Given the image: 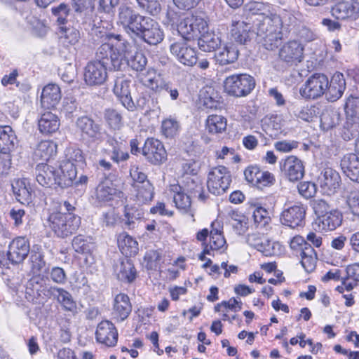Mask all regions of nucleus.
Instances as JSON below:
<instances>
[{
    "label": "nucleus",
    "mask_w": 359,
    "mask_h": 359,
    "mask_svg": "<svg viewBox=\"0 0 359 359\" xmlns=\"http://www.w3.org/2000/svg\"><path fill=\"white\" fill-rule=\"evenodd\" d=\"M257 40L268 50H274L281 44L283 33L278 16H265L256 24Z\"/></svg>",
    "instance_id": "obj_1"
},
{
    "label": "nucleus",
    "mask_w": 359,
    "mask_h": 359,
    "mask_svg": "<svg viewBox=\"0 0 359 359\" xmlns=\"http://www.w3.org/2000/svg\"><path fill=\"white\" fill-rule=\"evenodd\" d=\"M104 41L97 49L96 61L104 62L114 70H119L123 64V55L120 51L122 46L126 49V42L120 34H108Z\"/></svg>",
    "instance_id": "obj_2"
},
{
    "label": "nucleus",
    "mask_w": 359,
    "mask_h": 359,
    "mask_svg": "<svg viewBox=\"0 0 359 359\" xmlns=\"http://www.w3.org/2000/svg\"><path fill=\"white\" fill-rule=\"evenodd\" d=\"M81 218L70 212H54L48 217V226L59 238L71 236L79 229Z\"/></svg>",
    "instance_id": "obj_3"
},
{
    "label": "nucleus",
    "mask_w": 359,
    "mask_h": 359,
    "mask_svg": "<svg viewBox=\"0 0 359 359\" xmlns=\"http://www.w3.org/2000/svg\"><path fill=\"white\" fill-rule=\"evenodd\" d=\"M76 132L86 144H99L104 140V130L102 125L89 116H81L75 122Z\"/></svg>",
    "instance_id": "obj_4"
},
{
    "label": "nucleus",
    "mask_w": 359,
    "mask_h": 359,
    "mask_svg": "<svg viewBox=\"0 0 359 359\" xmlns=\"http://www.w3.org/2000/svg\"><path fill=\"white\" fill-rule=\"evenodd\" d=\"M255 87V79L249 74H233L226 78L224 82L225 91L230 95L240 97L250 94Z\"/></svg>",
    "instance_id": "obj_5"
},
{
    "label": "nucleus",
    "mask_w": 359,
    "mask_h": 359,
    "mask_svg": "<svg viewBox=\"0 0 359 359\" xmlns=\"http://www.w3.org/2000/svg\"><path fill=\"white\" fill-rule=\"evenodd\" d=\"M232 182L231 175L227 168L218 165L212 168L208 172L207 187L208 191L215 196L224 194Z\"/></svg>",
    "instance_id": "obj_6"
},
{
    "label": "nucleus",
    "mask_w": 359,
    "mask_h": 359,
    "mask_svg": "<svg viewBox=\"0 0 359 359\" xmlns=\"http://www.w3.org/2000/svg\"><path fill=\"white\" fill-rule=\"evenodd\" d=\"M207 28V22L202 16L189 14L181 20L177 31L181 35L180 39L189 41L198 38Z\"/></svg>",
    "instance_id": "obj_7"
},
{
    "label": "nucleus",
    "mask_w": 359,
    "mask_h": 359,
    "mask_svg": "<svg viewBox=\"0 0 359 359\" xmlns=\"http://www.w3.org/2000/svg\"><path fill=\"white\" fill-rule=\"evenodd\" d=\"M328 83L325 74H314L299 88V93L305 99H317L325 93Z\"/></svg>",
    "instance_id": "obj_8"
},
{
    "label": "nucleus",
    "mask_w": 359,
    "mask_h": 359,
    "mask_svg": "<svg viewBox=\"0 0 359 359\" xmlns=\"http://www.w3.org/2000/svg\"><path fill=\"white\" fill-rule=\"evenodd\" d=\"M142 154L148 162L156 165L165 163L168 157L163 144L154 137H149L145 140L142 148Z\"/></svg>",
    "instance_id": "obj_9"
},
{
    "label": "nucleus",
    "mask_w": 359,
    "mask_h": 359,
    "mask_svg": "<svg viewBox=\"0 0 359 359\" xmlns=\"http://www.w3.org/2000/svg\"><path fill=\"white\" fill-rule=\"evenodd\" d=\"M112 69L106 65V62L90 61L84 69V81L88 86H100L104 83L107 78V69Z\"/></svg>",
    "instance_id": "obj_10"
},
{
    "label": "nucleus",
    "mask_w": 359,
    "mask_h": 359,
    "mask_svg": "<svg viewBox=\"0 0 359 359\" xmlns=\"http://www.w3.org/2000/svg\"><path fill=\"white\" fill-rule=\"evenodd\" d=\"M183 39L171 43L170 51L171 54L182 64L193 66L197 62L195 49L187 44Z\"/></svg>",
    "instance_id": "obj_11"
},
{
    "label": "nucleus",
    "mask_w": 359,
    "mask_h": 359,
    "mask_svg": "<svg viewBox=\"0 0 359 359\" xmlns=\"http://www.w3.org/2000/svg\"><path fill=\"white\" fill-rule=\"evenodd\" d=\"M306 207L301 203H296L284 209L280 217L281 223L292 229L303 226L305 223Z\"/></svg>",
    "instance_id": "obj_12"
},
{
    "label": "nucleus",
    "mask_w": 359,
    "mask_h": 359,
    "mask_svg": "<svg viewBox=\"0 0 359 359\" xmlns=\"http://www.w3.org/2000/svg\"><path fill=\"white\" fill-rule=\"evenodd\" d=\"M29 252L30 245L28 239L25 236H18L10 243L7 257L13 264H19L23 262Z\"/></svg>",
    "instance_id": "obj_13"
},
{
    "label": "nucleus",
    "mask_w": 359,
    "mask_h": 359,
    "mask_svg": "<svg viewBox=\"0 0 359 359\" xmlns=\"http://www.w3.org/2000/svg\"><path fill=\"white\" fill-rule=\"evenodd\" d=\"M126 141L116 135L109 136L107 144L109 148H104L101 150L102 154L107 155L114 163H119L127 161L130 156L124 150Z\"/></svg>",
    "instance_id": "obj_14"
},
{
    "label": "nucleus",
    "mask_w": 359,
    "mask_h": 359,
    "mask_svg": "<svg viewBox=\"0 0 359 359\" xmlns=\"http://www.w3.org/2000/svg\"><path fill=\"white\" fill-rule=\"evenodd\" d=\"M279 58L287 65L292 66L300 62L304 57V47L297 41H290L279 50Z\"/></svg>",
    "instance_id": "obj_15"
},
{
    "label": "nucleus",
    "mask_w": 359,
    "mask_h": 359,
    "mask_svg": "<svg viewBox=\"0 0 359 359\" xmlns=\"http://www.w3.org/2000/svg\"><path fill=\"white\" fill-rule=\"evenodd\" d=\"M142 15L137 13L131 7L122 4L118 9L117 22L123 26L124 30L131 34L138 27V22L142 20Z\"/></svg>",
    "instance_id": "obj_16"
},
{
    "label": "nucleus",
    "mask_w": 359,
    "mask_h": 359,
    "mask_svg": "<svg viewBox=\"0 0 359 359\" xmlns=\"http://www.w3.org/2000/svg\"><path fill=\"white\" fill-rule=\"evenodd\" d=\"M130 80L125 77H117L113 88L114 93L122 105L130 111H135V102L130 95Z\"/></svg>",
    "instance_id": "obj_17"
},
{
    "label": "nucleus",
    "mask_w": 359,
    "mask_h": 359,
    "mask_svg": "<svg viewBox=\"0 0 359 359\" xmlns=\"http://www.w3.org/2000/svg\"><path fill=\"white\" fill-rule=\"evenodd\" d=\"M280 169L284 175L291 182L301 180L304 175L302 161L294 156H287L280 163Z\"/></svg>",
    "instance_id": "obj_18"
},
{
    "label": "nucleus",
    "mask_w": 359,
    "mask_h": 359,
    "mask_svg": "<svg viewBox=\"0 0 359 359\" xmlns=\"http://www.w3.org/2000/svg\"><path fill=\"white\" fill-rule=\"evenodd\" d=\"M246 241L248 245L261 252L264 255L273 256L276 254V246L278 243H272L271 241L264 235V233H253L248 234Z\"/></svg>",
    "instance_id": "obj_19"
},
{
    "label": "nucleus",
    "mask_w": 359,
    "mask_h": 359,
    "mask_svg": "<svg viewBox=\"0 0 359 359\" xmlns=\"http://www.w3.org/2000/svg\"><path fill=\"white\" fill-rule=\"evenodd\" d=\"M36 180L44 187H59V172L55 168L44 163L39 164L36 168Z\"/></svg>",
    "instance_id": "obj_20"
},
{
    "label": "nucleus",
    "mask_w": 359,
    "mask_h": 359,
    "mask_svg": "<svg viewBox=\"0 0 359 359\" xmlns=\"http://www.w3.org/2000/svg\"><path fill=\"white\" fill-rule=\"evenodd\" d=\"M96 339L107 346H114L118 340V332L114 325L109 320L100 322L95 332Z\"/></svg>",
    "instance_id": "obj_21"
},
{
    "label": "nucleus",
    "mask_w": 359,
    "mask_h": 359,
    "mask_svg": "<svg viewBox=\"0 0 359 359\" xmlns=\"http://www.w3.org/2000/svg\"><path fill=\"white\" fill-rule=\"evenodd\" d=\"M132 311V304L129 297L124 293H119L116 295L111 315L117 322H122L129 316Z\"/></svg>",
    "instance_id": "obj_22"
},
{
    "label": "nucleus",
    "mask_w": 359,
    "mask_h": 359,
    "mask_svg": "<svg viewBox=\"0 0 359 359\" xmlns=\"http://www.w3.org/2000/svg\"><path fill=\"white\" fill-rule=\"evenodd\" d=\"M331 13L332 16L338 20H355L359 14V5L352 0L341 1L332 7Z\"/></svg>",
    "instance_id": "obj_23"
},
{
    "label": "nucleus",
    "mask_w": 359,
    "mask_h": 359,
    "mask_svg": "<svg viewBox=\"0 0 359 359\" xmlns=\"http://www.w3.org/2000/svg\"><path fill=\"white\" fill-rule=\"evenodd\" d=\"M320 187L328 196L334 194L339 189L341 177L338 172L331 168L324 169L323 176L320 178Z\"/></svg>",
    "instance_id": "obj_24"
},
{
    "label": "nucleus",
    "mask_w": 359,
    "mask_h": 359,
    "mask_svg": "<svg viewBox=\"0 0 359 359\" xmlns=\"http://www.w3.org/2000/svg\"><path fill=\"white\" fill-rule=\"evenodd\" d=\"M47 292L46 295L55 298L64 310L69 311L73 314L76 313V303L68 291L61 287H50L47 289Z\"/></svg>",
    "instance_id": "obj_25"
},
{
    "label": "nucleus",
    "mask_w": 359,
    "mask_h": 359,
    "mask_svg": "<svg viewBox=\"0 0 359 359\" xmlns=\"http://www.w3.org/2000/svg\"><path fill=\"white\" fill-rule=\"evenodd\" d=\"M346 89V81L344 75L340 72H336L332 76L325 91L327 100L335 102L343 95Z\"/></svg>",
    "instance_id": "obj_26"
},
{
    "label": "nucleus",
    "mask_w": 359,
    "mask_h": 359,
    "mask_svg": "<svg viewBox=\"0 0 359 359\" xmlns=\"http://www.w3.org/2000/svg\"><path fill=\"white\" fill-rule=\"evenodd\" d=\"M76 166V164L74 162H70L65 159L61 161L59 168L57 170V171L59 172L60 180L59 187H66L72 184L77 175Z\"/></svg>",
    "instance_id": "obj_27"
},
{
    "label": "nucleus",
    "mask_w": 359,
    "mask_h": 359,
    "mask_svg": "<svg viewBox=\"0 0 359 359\" xmlns=\"http://www.w3.org/2000/svg\"><path fill=\"white\" fill-rule=\"evenodd\" d=\"M61 99L60 88L55 84H48L42 90L41 104L44 109H53L59 103Z\"/></svg>",
    "instance_id": "obj_28"
},
{
    "label": "nucleus",
    "mask_w": 359,
    "mask_h": 359,
    "mask_svg": "<svg viewBox=\"0 0 359 359\" xmlns=\"http://www.w3.org/2000/svg\"><path fill=\"white\" fill-rule=\"evenodd\" d=\"M344 174L353 182H359V158L354 154L344 156L340 164Z\"/></svg>",
    "instance_id": "obj_29"
},
{
    "label": "nucleus",
    "mask_w": 359,
    "mask_h": 359,
    "mask_svg": "<svg viewBox=\"0 0 359 359\" xmlns=\"http://www.w3.org/2000/svg\"><path fill=\"white\" fill-rule=\"evenodd\" d=\"M250 23L244 21H232L231 36L233 39L241 44H245L250 41L253 35Z\"/></svg>",
    "instance_id": "obj_30"
},
{
    "label": "nucleus",
    "mask_w": 359,
    "mask_h": 359,
    "mask_svg": "<svg viewBox=\"0 0 359 359\" xmlns=\"http://www.w3.org/2000/svg\"><path fill=\"white\" fill-rule=\"evenodd\" d=\"M135 191V201L139 205L147 204L152 201L154 195V188L150 182L144 184H133Z\"/></svg>",
    "instance_id": "obj_31"
},
{
    "label": "nucleus",
    "mask_w": 359,
    "mask_h": 359,
    "mask_svg": "<svg viewBox=\"0 0 359 359\" xmlns=\"http://www.w3.org/2000/svg\"><path fill=\"white\" fill-rule=\"evenodd\" d=\"M116 194V189L109 181L100 183L96 188L95 195L93 198L95 199L94 203L96 205H101L102 203L111 201Z\"/></svg>",
    "instance_id": "obj_32"
},
{
    "label": "nucleus",
    "mask_w": 359,
    "mask_h": 359,
    "mask_svg": "<svg viewBox=\"0 0 359 359\" xmlns=\"http://www.w3.org/2000/svg\"><path fill=\"white\" fill-rule=\"evenodd\" d=\"M238 50L233 44L225 45L218 48L215 54V59L219 65H226L235 62L238 60Z\"/></svg>",
    "instance_id": "obj_33"
},
{
    "label": "nucleus",
    "mask_w": 359,
    "mask_h": 359,
    "mask_svg": "<svg viewBox=\"0 0 359 359\" xmlns=\"http://www.w3.org/2000/svg\"><path fill=\"white\" fill-rule=\"evenodd\" d=\"M170 190L174 193L173 201L176 208L182 213L191 212V196L183 191H181L180 184L172 185Z\"/></svg>",
    "instance_id": "obj_34"
},
{
    "label": "nucleus",
    "mask_w": 359,
    "mask_h": 359,
    "mask_svg": "<svg viewBox=\"0 0 359 359\" xmlns=\"http://www.w3.org/2000/svg\"><path fill=\"white\" fill-rule=\"evenodd\" d=\"M16 135L9 126H0V152L9 154L16 143Z\"/></svg>",
    "instance_id": "obj_35"
},
{
    "label": "nucleus",
    "mask_w": 359,
    "mask_h": 359,
    "mask_svg": "<svg viewBox=\"0 0 359 359\" xmlns=\"http://www.w3.org/2000/svg\"><path fill=\"white\" fill-rule=\"evenodd\" d=\"M115 273L119 280L126 283H132L137 275L133 264L128 259H125L116 266Z\"/></svg>",
    "instance_id": "obj_36"
},
{
    "label": "nucleus",
    "mask_w": 359,
    "mask_h": 359,
    "mask_svg": "<svg viewBox=\"0 0 359 359\" xmlns=\"http://www.w3.org/2000/svg\"><path fill=\"white\" fill-rule=\"evenodd\" d=\"M38 126L41 133L46 135L53 133L59 129L60 120L55 114L47 111L41 115Z\"/></svg>",
    "instance_id": "obj_37"
},
{
    "label": "nucleus",
    "mask_w": 359,
    "mask_h": 359,
    "mask_svg": "<svg viewBox=\"0 0 359 359\" xmlns=\"http://www.w3.org/2000/svg\"><path fill=\"white\" fill-rule=\"evenodd\" d=\"M12 189L16 199L22 204L32 201V189L25 180H17L12 184Z\"/></svg>",
    "instance_id": "obj_38"
},
{
    "label": "nucleus",
    "mask_w": 359,
    "mask_h": 359,
    "mask_svg": "<svg viewBox=\"0 0 359 359\" xmlns=\"http://www.w3.org/2000/svg\"><path fill=\"white\" fill-rule=\"evenodd\" d=\"M318 220L319 226H321L323 230L332 231L341 225L342 215L337 210H332L319 216Z\"/></svg>",
    "instance_id": "obj_39"
},
{
    "label": "nucleus",
    "mask_w": 359,
    "mask_h": 359,
    "mask_svg": "<svg viewBox=\"0 0 359 359\" xmlns=\"http://www.w3.org/2000/svg\"><path fill=\"white\" fill-rule=\"evenodd\" d=\"M57 147V144L53 141H41L37 144L34 150V157L36 159L47 161L56 154Z\"/></svg>",
    "instance_id": "obj_40"
},
{
    "label": "nucleus",
    "mask_w": 359,
    "mask_h": 359,
    "mask_svg": "<svg viewBox=\"0 0 359 359\" xmlns=\"http://www.w3.org/2000/svg\"><path fill=\"white\" fill-rule=\"evenodd\" d=\"M140 82L148 88L156 93L159 88L163 79L157 74L155 69L149 68L139 74Z\"/></svg>",
    "instance_id": "obj_41"
},
{
    "label": "nucleus",
    "mask_w": 359,
    "mask_h": 359,
    "mask_svg": "<svg viewBox=\"0 0 359 359\" xmlns=\"http://www.w3.org/2000/svg\"><path fill=\"white\" fill-rule=\"evenodd\" d=\"M301 264L308 273L313 271L318 260L317 253L311 245H306L299 253Z\"/></svg>",
    "instance_id": "obj_42"
},
{
    "label": "nucleus",
    "mask_w": 359,
    "mask_h": 359,
    "mask_svg": "<svg viewBox=\"0 0 359 359\" xmlns=\"http://www.w3.org/2000/svg\"><path fill=\"white\" fill-rule=\"evenodd\" d=\"M144 214L142 208L127 205L124 208L123 222L128 229H134L136 222L144 217Z\"/></svg>",
    "instance_id": "obj_43"
},
{
    "label": "nucleus",
    "mask_w": 359,
    "mask_h": 359,
    "mask_svg": "<svg viewBox=\"0 0 359 359\" xmlns=\"http://www.w3.org/2000/svg\"><path fill=\"white\" fill-rule=\"evenodd\" d=\"M198 38V47L204 52L215 50L221 43V40L217 36L208 32V28L206 29V32L201 33Z\"/></svg>",
    "instance_id": "obj_44"
},
{
    "label": "nucleus",
    "mask_w": 359,
    "mask_h": 359,
    "mask_svg": "<svg viewBox=\"0 0 359 359\" xmlns=\"http://www.w3.org/2000/svg\"><path fill=\"white\" fill-rule=\"evenodd\" d=\"M118 244L121 252L126 257H133L138 252V243L130 236L123 233L118 238Z\"/></svg>",
    "instance_id": "obj_45"
},
{
    "label": "nucleus",
    "mask_w": 359,
    "mask_h": 359,
    "mask_svg": "<svg viewBox=\"0 0 359 359\" xmlns=\"http://www.w3.org/2000/svg\"><path fill=\"white\" fill-rule=\"evenodd\" d=\"M340 114L338 111L334 108L327 107L320 115V126L325 130L333 128L339 124Z\"/></svg>",
    "instance_id": "obj_46"
},
{
    "label": "nucleus",
    "mask_w": 359,
    "mask_h": 359,
    "mask_svg": "<svg viewBox=\"0 0 359 359\" xmlns=\"http://www.w3.org/2000/svg\"><path fill=\"white\" fill-rule=\"evenodd\" d=\"M227 121L221 115H210L206 120V128L210 133H222L226 129Z\"/></svg>",
    "instance_id": "obj_47"
},
{
    "label": "nucleus",
    "mask_w": 359,
    "mask_h": 359,
    "mask_svg": "<svg viewBox=\"0 0 359 359\" xmlns=\"http://www.w3.org/2000/svg\"><path fill=\"white\" fill-rule=\"evenodd\" d=\"M180 187H181V191H183L189 195L199 193V198L201 200L205 199L203 194L201 193L203 188L201 184L197 180L196 177L193 176L184 177L182 184H180Z\"/></svg>",
    "instance_id": "obj_48"
},
{
    "label": "nucleus",
    "mask_w": 359,
    "mask_h": 359,
    "mask_svg": "<svg viewBox=\"0 0 359 359\" xmlns=\"http://www.w3.org/2000/svg\"><path fill=\"white\" fill-rule=\"evenodd\" d=\"M164 38V34L161 29L160 25L154 20V25H150L142 38L146 43L150 45H157L161 43Z\"/></svg>",
    "instance_id": "obj_49"
},
{
    "label": "nucleus",
    "mask_w": 359,
    "mask_h": 359,
    "mask_svg": "<svg viewBox=\"0 0 359 359\" xmlns=\"http://www.w3.org/2000/svg\"><path fill=\"white\" fill-rule=\"evenodd\" d=\"M104 118L110 130H119L123 126L122 115L116 109H105Z\"/></svg>",
    "instance_id": "obj_50"
},
{
    "label": "nucleus",
    "mask_w": 359,
    "mask_h": 359,
    "mask_svg": "<svg viewBox=\"0 0 359 359\" xmlns=\"http://www.w3.org/2000/svg\"><path fill=\"white\" fill-rule=\"evenodd\" d=\"M252 218L255 228L267 230L271 222L269 212L262 207H257L252 212Z\"/></svg>",
    "instance_id": "obj_51"
},
{
    "label": "nucleus",
    "mask_w": 359,
    "mask_h": 359,
    "mask_svg": "<svg viewBox=\"0 0 359 359\" xmlns=\"http://www.w3.org/2000/svg\"><path fill=\"white\" fill-rule=\"evenodd\" d=\"M244 13L248 15H260L262 19L265 16H269V5L259 2V1H250L245 4L243 7Z\"/></svg>",
    "instance_id": "obj_52"
},
{
    "label": "nucleus",
    "mask_w": 359,
    "mask_h": 359,
    "mask_svg": "<svg viewBox=\"0 0 359 359\" xmlns=\"http://www.w3.org/2000/svg\"><path fill=\"white\" fill-rule=\"evenodd\" d=\"M52 14L55 18L57 25L60 29H64L67 23V17L69 15L70 8L67 4L61 3L51 8Z\"/></svg>",
    "instance_id": "obj_53"
},
{
    "label": "nucleus",
    "mask_w": 359,
    "mask_h": 359,
    "mask_svg": "<svg viewBox=\"0 0 359 359\" xmlns=\"http://www.w3.org/2000/svg\"><path fill=\"white\" fill-rule=\"evenodd\" d=\"M72 244L74 250L81 254H90L93 248L90 238H85L82 235L75 236Z\"/></svg>",
    "instance_id": "obj_54"
},
{
    "label": "nucleus",
    "mask_w": 359,
    "mask_h": 359,
    "mask_svg": "<svg viewBox=\"0 0 359 359\" xmlns=\"http://www.w3.org/2000/svg\"><path fill=\"white\" fill-rule=\"evenodd\" d=\"M29 262L30 264L31 272L33 274H39L46 268L44 255L40 251H32Z\"/></svg>",
    "instance_id": "obj_55"
},
{
    "label": "nucleus",
    "mask_w": 359,
    "mask_h": 359,
    "mask_svg": "<svg viewBox=\"0 0 359 359\" xmlns=\"http://www.w3.org/2000/svg\"><path fill=\"white\" fill-rule=\"evenodd\" d=\"M138 8L146 13L156 16L161 11V5L158 0H135Z\"/></svg>",
    "instance_id": "obj_56"
},
{
    "label": "nucleus",
    "mask_w": 359,
    "mask_h": 359,
    "mask_svg": "<svg viewBox=\"0 0 359 359\" xmlns=\"http://www.w3.org/2000/svg\"><path fill=\"white\" fill-rule=\"evenodd\" d=\"M128 65L140 74L146 70L147 59L141 52H136L128 60Z\"/></svg>",
    "instance_id": "obj_57"
},
{
    "label": "nucleus",
    "mask_w": 359,
    "mask_h": 359,
    "mask_svg": "<svg viewBox=\"0 0 359 359\" xmlns=\"http://www.w3.org/2000/svg\"><path fill=\"white\" fill-rule=\"evenodd\" d=\"M259 140H260L264 145H266L268 144L269 139L262 133L256 132V135H249L244 137L243 138V144L246 149L252 150L257 146Z\"/></svg>",
    "instance_id": "obj_58"
},
{
    "label": "nucleus",
    "mask_w": 359,
    "mask_h": 359,
    "mask_svg": "<svg viewBox=\"0 0 359 359\" xmlns=\"http://www.w3.org/2000/svg\"><path fill=\"white\" fill-rule=\"evenodd\" d=\"M226 241L218 230H212L210 231L209 245L211 250H217L225 247Z\"/></svg>",
    "instance_id": "obj_59"
},
{
    "label": "nucleus",
    "mask_w": 359,
    "mask_h": 359,
    "mask_svg": "<svg viewBox=\"0 0 359 359\" xmlns=\"http://www.w3.org/2000/svg\"><path fill=\"white\" fill-rule=\"evenodd\" d=\"M162 132L167 137L175 135L179 129V123L174 118H167L162 123Z\"/></svg>",
    "instance_id": "obj_60"
},
{
    "label": "nucleus",
    "mask_w": 359,
    "mask_h": 359,
    "mask_svg": "<svg viewBox=\"0 0 359 359\" xmlns=\"http://www.w3.org/2000/svg\"><path fill=\"white\" fill-rule=\"evenodd\" d=\"M162 91L168 93L172 100H177L180 95L177 86L171 82L167 81L164 79L156 93H161Z\"/></svg>",
    "instance_id": "obj_61"
},
{
    "label": "nucleus",
    "mask_w": 359,
    "mask_h": 359,
    "mask_svg": "<svg viewBox=\"0 0 359 359\" xmlns=\"http://www.w3.org/2000/svg\"><path fill=\"white\" fill-rule=\"evenodd\" d=\"M316 190V185L311 182H302L298 185L299 193L306 198L313 197Z\"/></svg>",
    "instance_id": "obj_62"
},
{
    "label": "nucleus",
    "mask_w": 359,
    "mask_h": 359,
    "mask_svg": "<svg viewBox=\"0 0 359 359\" xmlns=\"http://www.w3.org/2000/svg\"><path fill=\"white\" fill-rule=\"evenodd\" d=\"M345 109L348 114L359 118V97L350 95L346 100Z\"/></svg>",
    "instance_id": "obj_63"
},
{
    "label": "nucleus",
    "mask_w": 359,
    "mask_h": 359,
    "mask_svg": "<svg viewBox=\"0 0 359 359\" xmlns=\"http://www.w3.org/2000/svg\"><path fill=\"white\" fill-rule=\"evenodd\" d=\"M346 202L351 212L359 217V191L354 190L351 191Z\"/></svg>",
    "instance_id": "obj_64"
}]
</instances>
